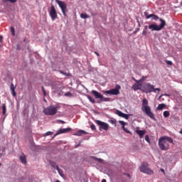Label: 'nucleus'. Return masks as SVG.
<instances>
[{
  "mask_svg": "<svg viewBox=\"0 0 182 182\" xmlns=\"http://www.w3.org/2000/svg\"><path fill=\"white\" fill-rule=\"evenodd\" d=\"M2 39H4V37L2 36H0V42L1 41H2Z\"/></svg>",
  "mask_w": 182,
  "mask_h": 182,
  "instance_id": "48",
  "label": "nucleus"
},
{
  "mask_svg": "<svg viewBox=\"0 0 182 182\" xmlns=\"http://www.w3.org/2000/svg\"><path fill=\"white\" fill-rule=\"evenodd\" d=\"M95 123L99 125V130H105V132H107L109 130V124L97 119L95 120Z\"/></svg>",
  "mask_w": 182,
  "mask_h": 182,
  "instance_id": "8",
  "label": "nucleus"
},
{
  "mask_svg": "<svg viewBox=\"0 0 182 182\" xmlns=\"http://www.w3.org/2000/svg\"><path fill=\"white\" fill-rule=\"evenodd\" d=\"M154 14L146 15V19H150V18H153Z\"/></svg>",
  "mask_w": 182,
  "mask_h": 182,
  "instance_id": "38",
  "label": "nucleus"
},
{
  "mask_svg": "<svg viewBox=\"0 0 182 182\" xmlns=\"http://www.w3.org/2000/svg\"><path fill=\"white\" fill-rule=\"evenodd\" d=\"M122 129H123L124 132H125V133H127V134H132V132L130 131H129V129H127V128L122 127Z\"/></svg>",
  "mask_w": 182,
  "mask_h": 182,
  "instance_id": "24",
  "label": "nucleus"
},
{
  "mask_svg": "<svg viewBox=\"0 0 182 182\" xmlns=\"http://www.w3.org/2000/svg\"><path fill=\"white\" fill-rule=\"evenodd\" d=\"M83 134H87V132L85 130H79L74 134V136H83Z\"/></svg>",
  "mask_w": 182,
  "mask_h": 182,
  "instance_id": "15",
  "label": "nucleus"
},
{
  "mask_svg": "<svg viewBox=\"0 0 182 182\" xmlns=\"http://www.w3.org/2000/svg\"><path fill=\"white\" fill-rule=\"evenodd\" d=\"M165 96H168V95H165Z\"/></svg>",
  "mask_w": 182,
  "mask_h": 182,
  "instance_id": "55",
  "label": "nucleus"
},
{
  "mask_svg": "<svg viewBox=\"0 0 182 182\" xmlns=\"http://www.w3.org/2000/svg\"><path fill=\"white\" fill-rule=\"evenodd\" d=\"M11 32L13 36H15V28L11 27Z\"/></svg>",
  "mask_w": 182,
  "mask_h": 182,
  "instance_id": "27",
  "label": "nucleus"
},
{
  "mask_svg": "<svg viewBox=\"0 0 182 182\" xmlns=\"http://www.w3.org/2000/svg\"><path fill=\"white\" fill-rule=\"evenodd\" d=\"M141 110L143 113H145L148 116V117L154 120V114L151 112V107L149 106V100L146 98L142 100Z\"/></svg>",
  "mask_w": 182,
  "mask_h": 182,
  "instance_id": "2",
  "label": "nucleus"
},
{
  "mask_svg": "<svg viewBox=\"0 0 182 182\" xmlns=\"http://www.w3.org/2000/svg\"><path fill=\"white\" fill-rule=\"evenodd\" d=\"M49 15H50L52 21H55V19L58 18V13H56V9H55L54 6H51L50 11L49 12Z\"/></svg>",
  "mask_w": 182,
  "mask_h": 182,
  "instance_id": "10",
  "label": "nucleus"
},
{
  "mask_svg": "<svg viewBox=\"0 0 182 182\" xmlns=\"http://www.w3.org/2000/svg\"><path fill=\"white\" fill-rule=\"evenodd\" d=\"M51 134H53V132H47L45 134V136H51Z\"/></svg>",
  "mask_w": 182,
  "mask_h": 182,
  "instance_id": "37",
  "label": "nucleus"
},
{
  "mask_svg": "<svg viewBox=\"0 0 182 182\" xmlns=\"http://www.w3.org/2000/svg\"><path fill=\"white\" fill-rule=\"evenodd\" d=\"M60 73H61L62 75H65V73L62 70L60 71Z\"/></svg>",
  "mask_w": 182,
  "mask_h": 182,
  "instance_id": "49",
  "label": "nucleus"
},
{
  "mask_svg": "<svg viewBox=\"0 0 182 182\" xmlns=\"http://www.w3.org/2000/svg\"><path fill=\"white\" fill-rule=\"evenodd\" d=\"M72 130V128L68 127V128H65V129H60L58 130V132L55 134L54 137H55V136H58V134H62L63 133H69V132H70Z\"/></svg>",
  "mask_w": 182,
  "mask_h": 182,
  "instance_id": "12",
  "label": "nucleus"
},
{
  "mask_svg": "<svg viewBox=\"0 0 182 182\" xmlns=\"http://www.w3.org/2000/svg\"><path fill=\"white\" fill-rule=\"evenodd\" d=\"M55 182H60V181H56Z\"/></svg>",
  "mask_w": 182,
  "mask_h": 182,
  "instance_id": "53",
  "label": "nucleus"
},
{
  "mask_svg": "<svg viewBox=\"0 0 182 182\" xmlns=\"http://www.w3.org/2000/svg\"><path fill=\"white\" fill-rule=\"evenodd\" d=\"M16 87L14 85V84H11V92L15 91Z\"/></svg>",
  "mask_w": 182,
  "mask_h": 182,
  "instance_id": "31",
  "label": "nucleus"
},
{
  "mask_svg": "<svg viewBox=\"0 0 182 182\" xmlns=\"http://www.w3.org/2000/svg\"><path fill=\"white\" fill-rule=\"evenodd\" d=\"M161 23L159 26L156 24H151L149 26V29L151 31H161L164 26H166V21L163 20V18L159 19Z\"/></svg>",
  "mask_w": 182,
  "mask_h": 182,
  "instance_id": "5",
  "label": "nucleus"
},
{
  "mask_svg": "<svg viewBox=\"0 0 182 182\" xmlns=\"http://www.w3.org/2000/svg\"><path fill=\"white\" fill-rule=\"evenodd\" d=\"M120 124H122V127H124V126L126 125V122H124V121H119Z\"/></svg>",
  "mask_w": 182,
  "mask_h": 182,
  "instance_id": "40",
  "label": "nucleus"
},
{
  "mask_svg": "<svg viewBox=\"0 0 182 182\" xmlns=\"http://www.w3.org/2000/svg\"><path fill=\"white\" fill-rule=\"evenodd\" d=\"M166 63L167 65H168L169 66H171L173 65V62L170 61V60H166Z\"/></svg>",
  "mask_w": 182,
  "mask_h": 182,
  "instance_id": "33",
  "label": "nucleus"
},
{
  "mask_svg": "<svg viewBox=\"0 0 182 182\" xmlns=\"http://www.w3.org/2000/svg\"><path fill=\"white\" fill-rule=\"evenodd\" d=\"M142 87H143V84H141L140 81H137L136 84L132 85V88L133 90H141V92Z\"/></svg>",
  "mask_w": 182,
  "mask_h": 182,
  "instance_id": "11",
  "label": "nucleus"
},
{
  "mask_svg": "<svg viewBox=\"0 0 182 182\" xmlns=\"http://www.w3.org/2000/svg\"><path fill=\"white\" fill-rule=\"evenodd\" d=\"M12 95L15 97L16 96V92L14 91H12Z\"/></svg>",
  "mask_w": 182,
  "mask_h": 182,
  "instance_id": "44",
  "label": "nucleus"
},
{
  "mask_svg": "<svg viewBox=\"0 0 182 182\" xmlns=\"http://www.w3.org/2000/svg\"><path fill=\"white\" fill-rule=\"evenodd\" d=\"M65 96H68L69 97H72L73 95L70 92H68L65 94Z\"/></svg>",
  "mask_w": 182,
  "mask_h": 182,
  "instance_id": "34",
  "label": "nucleus"
},
{
  "mask_svg": "<svg viewBox=\"0 0 182 182\" xmlns=\"http://www.w3.org/2000/svg\"><path fill=\"white\" fill-rule=\"evenodd\" d=\"M20 161L23 164H26L27 161H26V156H25V154H22L20 156Z\"/></svg>",
  "mask_w": 182,
  "mask_h": 182,
  "instance_id": "16",
  "label": "nucleus"
},
{
  "mask_svg": "<svg viewBox=\"0 0 182 182\" xmlns=\"http://www.w3.org/2000/svg\"><path fill=\"white\" fill-rule=\"evenodd\" d=\"M153 18L154 19V21H157V19H159V16L154 14Z\"/></svg>",
  "mask_w": 182,
  "mask_h": 182,
  "instance_id": "42",
  "label": "nucleus"
},
{
  "mask_svg": "<svg viewBox=\"0 0 182 182\" xmlns=\"http://www.w3.org/2000/svg\"><path fill=\"white\" fill-rule=\"evenodd\" d=\"M80 18H82V19H86V18H90V16H89V15H87V14H86L82 13V14H80Z\"/></svg>",
  "mask_w": 182,
  "mask_h": 182,
  "instance_id": "19",
  "label": "nucleus"
},
{
  "mask_svg": "<svg viewBox=\"0 0 182 182\" xmlns=\"http://www.w3.org/2000/svg\"><path fill=\"white\" fill-rule=\"evenodd\" d=\"M145 140H146V141H147V143H149V144H150V138H149V135L145 136Z\"/></svg>",
  "mask_w": 182,
  "mask_h": 182,
  "instance_id": "28",
  "label": "nucleus"
},
{
  "mask_svg": "<svg viewBox=\"0 0 182 182\" xmlns=\"http://www.w3.org/2000/svg\"><path fill=\"white\" fill-rule=\"evenodd\" d=\"M92 93L95 96V99H100L101 100L102 99H103V95L100 94L99 92L96 90H92Z\"/></svg>",
  "mask_w": 182,
  "mask_h": 182,
  "instance_id": "14",
  "label": "nucleus"
},
{
  "mask_svg": "<svg viewBox=\"0 0 182 182\" xmlns=\"http://www.w3.org/2000/svg\"><path fill=\"white\" fill-rule=\"evenodd\" d=\"M140 31V28H137L135 32H139Z\"/></svg>",
  "mask_w": 182,
  "mask_h": 182,
  "instance_id": "50",
  "label": "nucleus"
},
{
  "mask_svg": "<svg viewBox=\"0 0 182 182\" xmlns=\"http://www.w3.org/2000/svg\"><path fill=\"white\" fill-rule=\"evenodd\" d=\"M95 55H97V56H100V55L99 54V53L97 52H95Z\"/></svg>",
  "mask_w": 182,
  "mask_h": 182,
  "instance_id": "47",
  "label": "nucleus"
},
{
  "mask_svg": "<svg viewBox=\"0 0 182 182\" xmlns=\"http://www.w3.org/2000/svg\"><path fill=\"white\" fill-rule=\"evenodd\" d=\"M5 2H10L11 4H15L18 0H4Z\"/></svg>",
  "mask_w": 182,
  "mask_h": 182,
  "instance_id": "29",
  "label": "nucleus"
},
{
  "mask_svg": "<svg viewBox=\"0 0 182 182\" xmlns=\"http://www.w3.org/2000/svg\"><path fill=\"white\" fill-rule=\"evenodd\" d=\"M50 165L52 166V167H53V168H56V170H58V168H59V166H58L55 162L51 161Z\"/></svg>",
  "mask_w": 182,
  "mask_h": 182,
  "instance_id": "20",
  "label": "nucleus"
},
{
  "mask_svg": "<svg viewBox=\"0 0 182 182\" xmlns=\"http://www.w3.org/2000/svg\"><path fill=\"white\" fill-rule=\"evenodd\" d=\"M57 171H58V173L60 174V176L61 177H63V170H62V169H60V168H58L57 169Z\"/></svg>",
  "mask_w": 182,
  "mask_h": 182,
  "instance_id": "25",
  "label": "nucleus"
},
{
  "mask_svg": "<svg viewBox=\"0 0 182 182\" xmlns=\"http://www.w3.org/2000/svg\"><path fill=\"white\" fill-rule=\"evenodd\" d=\"M58 122L59 123H62V124H65V123H66V122H65V121H63V120H61V119H58Z\"/></svg>",
  "mask_w": 182,
  "mask_h": 182,
  "instance_id": "43",
  "label": "nucleus"
},
{
  "mask_svg": "<svg viewBox=\"0 0 182 182\" xmlns=\"http://www.w3.org/2000/svg\"><path fill=\"white\" fill-rule=\"evenodd\" d=\"M3 109V114H5L6 113V105L4 104L2 107Z\"/></svg>",
  "mask_w": 182,
  "mask_h": 182,
  "instance_id": "26",
  "label": "nucleus"
},
{
  "mask_svg": "<svg viewBox=\"0 0 182 182\" xmlns=\"http://www.w3.org/2000/svg\"><path fill=\"white\" fill-rule=\"evenodd\" d=\"M91 130H96V126L94 124L90 125Z\"/></svg>",
  "mask_w": 182,
  "mask_h": 182,
  "instance_id": "32",
  "label": "nucleus"
},
{
  "mask_svg": "<svg viewBox=\"0 0 182 182\" xmlns=\"http://www.w3.org/2000/svg\"><path fill=\"white\" fill-rule=\"evenodd\" d=\"M0 105H1V100H0Z\"/></svg>",
  "mask_w": 182,
  "mask_h": 182,
  "instance_id": "57",
  "label": "nucleus"
},
{
  "mask_svg": "<svg viewBox=\"0 0 182 182\" xmlns=\"http://www.w3.org/2000/svg\"><path fill=\"white\" fill-rule=\"evenodd\" d=\"M168 143H171V144H174V141L172 139L170 136H161L159 139V147L160 150H162L163 151H167V150L170 149V144Z\"/></svg>",
  "mask_w": 182,
  "mask_h": 182,
  "instance_id": "1",
  "label": "nucleus"
},
{
  "mask_svg": "<svg viewBox=\"0 0 182 182\" xmlns=\"http://www.w3.org/2000/svg\"><path fill=\"white\" fill-rule=\"evenodd\" d=\"M101 100H102V102H109V98L103 97L102 99H101Z\"/></svg>",
  "mask_w": 182,
  "mask_h": 182,
  "instance_id": "39",
  "label": "nucleus"
},
{
  "mask_svg": "<svg viewBox=\"0 0 182 182\" xmlns=\"http://www.w3.org/2000/svg\"><path fill=\"white\" fill-rule=\"evenodd\" d=\"M55 2L58 4V5L60 6L63 15L64 16H67L66 13L68 12V4L65 3V1H60V0H55Z\"/></svg>",
  "mask_w": 182,
  "mask_h": 182,
  "instance_id": "6",
  "label": "nucleus"
},
{
  "mask_svg": "<svg viewBox=\"0 0 182 182\" xmlns=\"http://www.w3.org/2000/svg\"><path fill=\"white\" fill-rule=\"evenodd\" d=\"M132 79H133V80H134V82H136V83H137V82H139V80H136V78H134V77H132Z\"/></svg>",
  "mask_w": 182,
  "mask_h": 182,
  "instance_id": "45",
  "label": "nucleus"
},
{
  "mask_svg": "<svg viewBox=\"0 0 182 182\" xmlns=\"http://www.w3.org/2000/svg\"><path fill=\"white\" fill-rule=\"evenodd\" d=\"M164 107H166L165 104H159L156 109H157V110H163V109H164Z\"/></svg>",
  "mask_w": 182,
  "mask_h": 182,
  "instance_id": "18",
  "label": "nucleus"
},
{
  "mask_svg": "<svg viewBox=\"0 0 182 182\" xmlns=\"http://www.w3.org/2000/svg\"><path fill=\"white\" fill-rule=\"evenodd\" d=\"M146 79H147V77L142 76L141 79L139 80V83H141V82H143V80H146Z\"/></svg>",
  "mask_w": 182,
  "mask_h": 182,
  "instance_id": "30",
  "label": "nucleus"
},
{
  "mask_svg": "<svg viewBox=\"0 0 182 182\" xmlns=\"http://www.w3.org/2000/svg\"><path fill=\"white\" fill-rule=\"evenodd\" d=\"M169 116H170V112H168V111H164V117L167 118V117H168Z\"/></svg>",
  "mask_w": 182,
  "mask_h": 182,
  "instance_id": "22",
  "label": "nucleus"
},
{
  "mask_svg": "<svg viewBox=\"0 0 182 182\" xmlns=\"http://www.w3.org/2000/svg\"><path fill=\"white\" fill-rule=\"evenodd\" d=\"M43 93V96H46V90H45V87H41Z\"/></svg>",
  "mask_w": 182,
  "mask_h": 182,
  "instance_id": "35",
  "label": "nucleus"
},
{
  "mask_svg": "<svg viewBox=\"0 0 182 182\" xmlns=\"http://www.w3.org/2000/svg\"><path fill=\"white\" fill-rule=\"evenodd\" d=\"M149 28V26H145L144 28V29L147 31V28Z\"/></svg>",
  "mask_w": 182,
  "mask_h": 182,
  "instance_id": "46",
  "label": "nucleus"
},
{
  "mask_svg": "<svg viewBox=\"0 0 182 182\" xmlns=\"http://www.w3.org/2000/svg\"><path fill=\"white\" fill-rule=\"evenodd\" d=\"M116 114L119 116V117H122L124 113L120 110H117Z\"/></svg>",
  "mask_w": 182,
  "mask_h": 182,
  "instance_id": "23",
  "label": "nucleus"
},
{
  "mask_svg": "<svg viewBox=\"0 0 182 182\" xmlns=\"http://www.w3.org/2000/svg\"><path fill=\"white\" fill-rule=\"evenodd\" d=\"M92 159L99 163H103V159L93 156Z\"/></svg>",
  "mask_w": 182,
  "mask_h": 182,
  "instance_id": "21",
  "label": "nucleus"
},
{
  "mask_svg": "<svg viewBox=\"0 0 182 182\" xmlns=\"http://www.w3.org/2000/svg\"><path fill=\"white\" fill-rule=\"evenodd\" d=\"M140 128L136 127V133L139 135L140 139H143L144 137V134H146V130H140Z\"/></svg>",
  "mask_w": 182,
  "mask_h": 182,
  "instance_id": "13",
  "label": "nucleus"
},
{
  "mask_svg": "<svg viewBox=\"0 0 182 182\" xmlns=\"http://www.w3.org/2000/svg\"><path fill=\"white\" fill-rule=\"evenodd\" d=\"M142 35L144 36H146V35H147V30H143V32H142Z\"/></svg>",
  "mask_w": 182,
  "mask_h": 182,
  "instance_id": "41",
  "label": "nucleus"
},
{
  "mask_svg": "<svg viewBox=\"0 0 182 182\" xmlns=\"http://www.w3.org/2000/svg\"><path fill=\"white\" fill-rule=\"evenodd\" d=\"M1 166H2V164L0 163V167H1Z\"/></svg>",
  "mask_w": 182,
  "mask_h": 182,
  "instance_id": "54",
  "label": "nucleus"
},
{
  "mask_svg": "<svg viewBox=\"0 0 182 182\" xmlns=\"http://www.w3.org/2000/svg\"><path fill=\"white\" fill-rule=\"evenodd\" d=\"M102 182H107V181H106V179H102Z\"/></svg>",
  "mask_w": 182,
  "mask_h": 182,
  "instance_id": "52",
  "label": "nucleus"
},
{
  "mask_svg": "<svg viewBox=\"0 0 182 182\" xmlns=\"http://www.w3.org/2000/svg\"><path fill=\"white\" fill-rule=\"evenodd\" d=\"M119 89H120V85H117V87L112 90L104 91V93L105 95H114L115 96H117L119 93H120V91H119Z\"/></svg>",
  "mask_w": 182,
  "mask_h": 182,
  "instance_id": "9",
  "label": "nucleus"
},
{
  "mask_svg": "<svg viewBox=\"0 0 182 182\" xmlns=\"http://www.w3.org/2000/svg\"><path fill=\"white\" fill-rule=\"evenodd\" d=\"M179 133H180V134L182 135V129L180 130Z\"/></svg>",
  "mask_w": 182,
  "mask_h": 182,
  "instance_id": "51",
  "label": "nucleus"
},
{
  "mask_svg": "<svg viewBox=\"0 0 182 182\" xmlns=\"http://www.w3.org/2000/svg\"><path fill=\"white\" fill-rule=\"evenodd\" d=\"M140 171L141 173H144L145 174H149L150 176L154 173L151 169H150V168H149L148 164L146 162H144L141 164L140 167Z\"/></svg>",
  "mask_w": 182,
  "mask_h": 182,
  "instance_id": "7",
  "label": "nucleus"
},
{
  "mask_svg": "<svg viewBox=\"0 0 182 182\" xmlns=\"http://www.w3.org/2000/svg\"><path fill=\"white\" fill-rule=\"evenodd\" d=\"M162 171H164V169H162Z\"/></svg>",
  "mask_w": 182,
  "mask_h": 182,
  "instance_id": "56",
  "label": "nucleus"
},
{
  "mask_svg": "<svg viewBox=\"0 0 182 182\" xmlns=\"http://www.w3.org/2000/svg\"><path fill=\"white\" fill-rule=\"evenodd\" d=\"M43 113L46 116H55L58 113V107L50 105L43 109Z\"/></svg>",
  "mask_w": 182,
  "mask_h": 182,
  "instance_id": "4",
  "label": "nucleus"
},
{
  "mask_svg": "<svg viewBox=\"0 0 182 182\" xmlns=\"http://www.w3.org/2000/svg\"><path fill=\"white\" fill-rule=\"evenodd\" d=\"M87 97L90 100V102H91V103H96V100H95V98H93V97L90 95H87Z\"/></svg>",
  "mask_w": 182,
  "mask_h": 182,
  "instance_id": "17",
  "label": "nucleus"
},
{
  "mask_svg": "<svg viewBox=\"0 0 182 182\" xmlns=\"http://www.w3.org/2000/svg\"><path fill=\"white\" fill-rule=\"evenodd\" d=\"M161 90L160 88H154V85L150 84V83H144L142 84V89L141 92L144 93H151L152 92H154V93H156V92H160Z\"/></svg>",
  "mask_w": 182,
  "mask_h": 182,
  "instance_id": "3",
  "label": "nucleus"
},
{
  "mask_svg": "<svg viewBox=\"0 0 182 182\" xmlns=\"http://www.w3.org/2000/svg\"><path fill=\"white\" fill-rule=\"evenodd\" d=\"M122 117H124V119H129V115L124 113V114H122Z\"/></svg>",
  "mask_w": 182,
  "mask_h": 182,
  "instance_id": "36",
  "label": "nucleus"
}]
</instances>
